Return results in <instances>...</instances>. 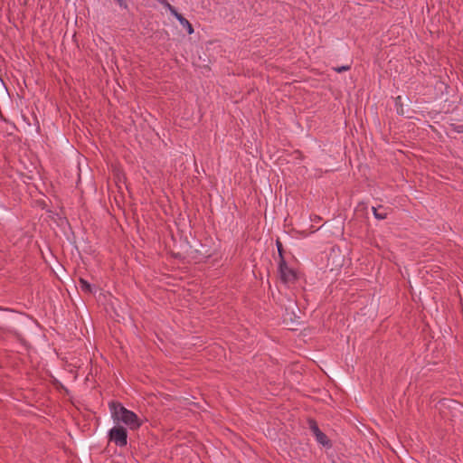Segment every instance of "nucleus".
<instances>
[{"label":"nucleus","mask_w":463,"mask_h":463,"mask_svg":"<svg viewBox=\"0 0 463 463\" xmlns=\"http://www.w3.org/2000/svg\"><path fill=\"white\" fill-rule=\"evenodd\" d=\"M109 410L111 418L116 424L123 423L132 430L139 429L142 420L132 411L128 410L120 402H110Z\"/></svg>","instance_id":"1"},{"label":"nucleus","mask_w":463,"mask_h":463,"mask_svg":"<svg viewBox=\"0 0 463 463\" xmlns=\"http://www.w3.org/2000/svg\"><path fill=\"white\" fill-rule=\"evenodd\" d=\"M108 437L109 440L118 447H125L128 444V431L127 429L121 425L117 424L110 429Z\"/></svg>","instance_id":"2"},{"label":"nucleus","mask_w":463,"mask_h":463,"mask_svg":"<svg viewBox=\"0 0 463 463\" xmlns=\"http://www.w3.org/2000/svg\"><path fill=\"white\" fill-rule=\"evenodd\" d=\"M279 269L283 282L293 283L297 280L298 276L295 269L289 268L284 259L280 260Z\"/></svg>","instance_id":"3"},{"label":"nucleus","mask_w":463,"mask_h":463,"mask_svg":"<svg viewBox=\"0 0 463 463\" xmlns=\"http://www.w3.org/2000/svg\"><path fill=\"white\" fill-rule=\"evenodd\" d=\"M309 427H310V430H312V432L314 433V435L316 436L317 442L321 443L322 445L328 444V439H327L326 435L319 430V428L315 420L309 421Z\"/></svg>","instance_id":"4"},{"label":"nucleus","mask_w":463,"mask_h":463,"mask_svg":"<svg viewBox=\"0 0 463 463\" xmlns=\"http://www.w3.org/2000/svg\"><path fill=\"white\" fill-rule=\"evenodd\" d=\"M175 18L178 20L180 24L184 27L188 33V34H192L194 33V27L191 23L184 18L181 14H179Z\"/></svg>","instance_id":"5"},{"label":"nucleus","mask_w":463,"mask_h":463,"mask_svg":"<svg viewBox=\"0 0 463 463\" xmlns=\"http://www.w3.org/2000/svg\"><path fill=\"white\" fill-rule=\"evenodd\" d=\"M79 287L80 290L84 293L90 294L93 292L92 286L84 279L80 278L79 279Z\"/></svg>","instance_id":"6"},{"label":"nucleus","mask_w":463,"mask_h":463,"mask_svg":"<svg viewBox=\"0 0 463 463\" xmlns=\"http://www.w3.org/2000/svg\"><path fill=\"white\" fill-rule=\"evenodd\" d=\"M382 209H383V207L382 205H380L379 207H374V206L373 207V215L378 220H384L387 217V212L386 211L381 212L380 210H382Z\"/></svg>","instance_id":"7"},{"label":"nucleus","mask_w":463,"mask_h":463,"mask_svg":"<svg viewBox=\"0 0 463 463\" xmlns=\"http://www.w3.org/2000/svg\"><path fill=\"white\" fill-rule=\"evenodd\" d=\"M160 3L166 8L170 11L171 14L174 15L175 17L177 16L179 14V13L177 12V10L173 6L171 5L166 0H161Z\"/></svg>","instance_id":"8"},{"label":"nucleus","mask_w":463,"mask_h":463,"mask_svg":"<svg viewBox=\"0 0 463 463\" xmlns=\"http://www.w3.org/2000/svg\"><path fill=\"white\" fill-rule=\"evenodd\" d=\"M440 404H441V406H448V407H451L454 409H456L457 407H459V408L463 407L460 403H458L455 401H445L444 400L440 402Z\"/></svg>","instance_id":"9"},{"label":"nucleus","mask_w":463,"mask_h":463,"mask_svg":"<svg viewBox=\"0 0 463 463\" xmlns=\"http://www.w3.org/2000/svg\"><path fill=\"white\" fill-rule=\"evenodd\" d=\"M121 8L128 9V2L127 0H114Z\"/></svg>","instance_id":"10"},{"label":"nucleus","mask_w":463,"mask_h":463,"mask_svg":"<svg viewBox=\"0 0 463 463\" xmlns=\"http://www.w3.org/2000/svg\"><path fill=\"white\" fill-rule=\"evenodd\" d=\"M334 70L337 72H343V71H346L350 70V66L346 65V66L336 67Z\"/></svg>","instance_id":"11"},{"label":"nucleus","mask_w":463,"mask_h":463,"mask_svg":"<svg viewBox=\"0 0 463 463\" xmlns=\"http://www.w3.org/2000/svg\"><path fill=\"white\" fill-rule=\"evenodd\" d=\"M277 247H278V251H279L280 260L284 259L282 256V244L279 241H277Z\"/></svg>","instance_id":"12"}]
</instances>
